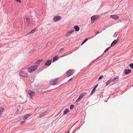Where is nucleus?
<instances>
[{"label": "nucleus", "instance_id": "obj_35", "mask_svg": "<svg viewBox=\"0 0 133 133\" xmlns=\"http://www.w3.org/2000/svg\"><path fill=\"white\" fill-rule=\"evenodd\" d=\"M70 34L68 32L67 33H66L65 35V36L66 37L68 36H69V35Z\"/></svg>", "mask_w": 133, "mask_h": 133}, {"label": "nucleus", "instance_id": "obj_1", "mask_svg": "<svg viewBox=\"0 0 133 133\" xmlns=\"http://www.w3.org/2000/svg\"><path fill=\"white\" fill-rule=\"evenodd\" d=\"M37 68V66L36 65H34L29 67L28 69V71L29 73H31L34 71Z\"/></svg>", "mask_w": 133, "mask_h": 133}, {"label": "nucleus", "instance_id": "obj_28", "mask_svg": "<svg viewBox=\"0 0 133 133\" xmlns=\"http://www.w3.org/2000/svg\"><path fill=\"white\" fill-rule=\"evenodd\" d=\"M81 98L80 97V96H79V97L77 98V99L76 100V102H78L80 101V99Z\"/></svg>", "mask_w": 133, "mask_h": 133}, {"label": "nucleus", "instance_id": "obj_24", "mask_svg": "<svg viewBox=\"0 0 133 133\" xmlns=\"http://www.w3.org/2000/svg\"><path fill=\"white\" fill-rule=\"evenodd\" d=\"M74 31V30L73 29H72L71 30L69 31L68 32L70 34H71Z\"/></svg>", "mask_w": 133, "mask_h": 133}, {"label": "nucleus", "instance_id": "obj_40", "mask_svg": "<svg viewBox=\"0 0 133 133\" xmlns=\"http://www.w3.org/2000/svg\"><path fill=\"white\" fill-rule=\"evenodd\" d=\"M17 1L19 2V3H21V1L20 0H16Z\"/></svg>", "mask_w": 133, "mask_h": 133}, {"label": "nucleus", "instance_id": "obj_15", "mask_svg": "<svg viewBox=\"0 0 133 133\" xmlns=\"http://www.w3.org/2000/svg\"><path fill=\"white\" fill-rule=\"evenodd\" d=\"M69 111V110L68 109H66L63 112V115H65L68 113Z\"/></svg>", "mask_w": 133, "mask_h": 133}, {"label": "nucleus", "instance_id": "obj_32", "mask_svg": "<svg viewBox=\"0 0 133 133\" xmlns=\"http://www.w3.org/2000/svg\"><path fill=\"white\" fill-rule=\"evenodd\" d=\"M103 75H101L100 76L98 79V80H100L102 79L103 77Z\"/></svg>", "mask_w": 133, "mask_h": 133}, {"label": "nucleus", "instance_id": "obj_29", "mask_svg": "<svg viewBox=\"0 0 133 133\" xmlns=\"http://www.w3.org/2000/svg\"><path fill=\"white\" fill-rule=\"evenodd\" d=\"M130 68L132 69H133V63H131L129 65Z\"/></svg>", "mask_w": 133, "mask_h": 133}, {"label": "nucleus", "instance_id": "obj_48", "mask_svg": "<svg viewBox=\"0 0 133 133\" xmlns=\"http://www.w3.org/2000/svg\"><path fill=\"white\" fill-rule=\"evenodd\" d=\"M40 92H42V91H40Z\"/></svg>", "mask_w": 133, "mask_h": 133}, {"label": "nucleus", "instance_id": "obj_3", "mask_svg": "<svg viewBox=\"0 0 133 133\" xmlns=\"http://www.w3.org/2000/svg\"><path fill=\"white\" fill-rule=\"evenodd\" d=\"M19 75L20 76L26 77H28V75L27 72L24 71H21L19 72Z\"/></svg>", "mask_w": 133, "mask_h": 133}, {"label": "nucleus", "instance_id": "obj_36", "mask_svg": "<svg viewBox=\"0 0 133 133\" xmlns=\"http://www.w3.org/2000/svg\"><path fill=\"white\" fill-rule=\"evenodd\" d=\"M98 84H96L95 86V87H94V88L96 89V88L98 87Z\"/></svg>", "mask_w": 133, "mask_h": 133}, {"label": "nucleus", "instance_id": "obj_20", "mask_svg": "<svg viewBox=\"0 0 133 133\" xmlns=\"http://www.w3.org/2000/svg\"><path fill=\"white\" fill-rule=\"evenodd\" d=\"M43 59H41V60H38L36 62V63L38 65L41 62L43 61Z\"/></svg>", "mask_w": 133, "mask_h": 133}, {"label": "nucleus", "instance_id": "obj_34", "mask_svg": "<svg viewBox=\"0 0 133 133\" xmlns=\"http://www.w3.org/2000/svg\"><path fill=\"white\" fill-rule=\"evenodd\" d=\"M61 111H60L59 112H58V114H57L55 116V117H56V116H58L59 114H60L61 113Z\"/></svg>", "mask_w": 133, "mask_h": 133}, {"label": "nucleus", "instance_id": "obj_2", "mask_svg": "<svg viewBox=\"0 0 133 133\" xmlns=\"http://www.w3.org/2000/svg\"><path fill=\"white\" fill-rule=\"evenodd\" d=\"M74 73V70L72 69H70L69 70L67 71L66 74L67 75V77H68L72 75Z\"/></svg>", "mask_w": 133, "mask_h": 133}, {"label": "nucleus", "instance_id": "obj_27", "mask_svg": "<svg viewBox=\"0 0 133 133\" xmlns=\"http://www.w3.org/2000/svg\"><path fill=\"white\" fill-rule=\"evenodd\" d=\"M74 108V105L73 104H71L70 107V109L72 110L73 108Z\"/></svg>", "mask_w": 133, "mask_h": 133}, {"label": "nucleus", "instance_id": "obj_13", "mask_svg": "<svg viewBox=\"0 0 133 133\" xmlns=\"http://www.w3.org/2000/svg\"><path fill=\"white\" fill-rule=\"evenodd\" d=\"M74 28L75 31L77 32L79 31L80 29L79 27L77 25L75 26L74 27Z\"/></svg>", "mask_w": 133, "mask_h": 133}, {"label": "nucleus", "instance_id": "obj_11", "mask_svg": "<svg viewBox=\"0 0 133 133\" xmlns=\"http://www.w3.org/2000/svg\"><path fill=\"white\" fill-rule=\"evenodd\" d=\"M118 42V39H115L111 43L110 46H112L116 44Z\"/></svg>", "mask_w": 133, "mask_h": 133}, {"label": "nucleus", "instance_id": "obj_47", "mask_svg": "<svg viewBox=\"0 0 133 133\" xmlns=\"http://www.w3.org/2000/svg\"><path fill=\"white\" fill-rule=\"evenodd\" d=\"M19 97H21V96H19Z\"/></svg>", "mask_w": 133, "mask_h": 133}, {"label": "nucleus", "instance_id": "obj_38", "mask_svg": "<svg viewBox=\"0 0 133 133\" xmlns=\"http://www.w3.org/2000/svg\"><path fill=\"white\" fill-rule=\"evenodd\" d=\"M116 34V32H115V34L113 35V36L114 37H116L117 36V35Z\"/></svg>", "mask_w": 133, "mask_h": 133}, {"label": "nucleus", "instance_id": "obj_16", "mask_svg": "<svg viewBox=\"0 0 133 133\" xmlns=\"http://www.w3.org/2000/svg\"><path fill=\"white\" fill-rule=\"evenodd\" d=\"M36 29H32V30L30 31L28 34V35L32 34L34 33Z\"/></svg>", "mask_w": 133, "mask_h": 133}, {"label": "nucleus", "instance_id": "obj_44", "mask_svg": "<svg viewBox=\"0 0 133 133\" xmlns=\"http://www.w3.org/2000/svg\"><path fill=\"white\" fill-rule=\"evenodd\" d=\"M72 79V78H71L68 81H70Z\"/></svg>", "mask_w": 133, "mask_h": 133}, {"label": "nucleus", "instance_id": "obj_33", "mask_svg": "<svg viewBox=\"0 0 133 133\" xmlns=\"http://www.w3.org/2000/svg\"><path fill=\"white\" fill-rule=\"evenodd\" d=\"M28 117H27V115H26L24 116L23 117V119L24 120L26 119H27V118Z\"/></svg>", "mask_w": 133, "mask_h": 133}, {"label": "nucleus", "instance_id": "obj_46", "mask_svg": "<svg viewBox=\"0 0 133 133\" xmlns=\"http://www.w3.org/2000/svg\"><path fill=\"white\" fill-rule=\"evenodd\" d=\"M99 57H100V56H99V57H98L97 58H96V59H95L94 60H96V59H98V58Z\"/></svg>", "mask_w": 133, "mask_h": 133}, {"label": "nucleus", "instance_id": "obj_8", "mask_svg": "<svg viewBox=\"0 0 133 133\" xmlns=\"http://www.w3.org/2000/svg\"><path fill=\"white\" fill-rule=\"evenodd\" d=\"M61 19V17L60 16H56L53 18V19L54 21L56 22Z\"/></svg>", "mask_w": 133, "mask_h": 133}, {"label": "nucleus", "instance_id": "obj_19", "mask_svg": "<svg viewBox=\"0 0 133 133\" xmlns=\"http://www.w3.org/2000/svg\"><path fill=\"white\" fill-rule=\"evenodd\" d=\"M116 79V77H114L113 78H110L108 80L109 81V82L110 83H111L114 80H115Z\"/></svg>", "mask_w": 133, "mask_h": 133}, {"label": "nucleus", "instance_id": "obj_43", "mask_svg": "<svg viewBox=\"0 0 133 133\" xmlns=\"http://www.w3.org/2000/svg\"><path fill=\"white\" fill-rule=\"evenodd\" d=\"M99 32L98 31H97L96 33V34H99Z\"/></svg>", "mask_w": 133, "mask_h": 133}, {"label": "nucleus", "instance_id": "obj_25", "mask_svg": "<svg viewBox=\"0 0 133 133\" xmlns=\"http://www.w3.org/2000/svg\"><path fill=\"white\" fill-rule=\"evenodd\" d=\"M26 122V121H21L20 122V124L21 125H23L24 123H25Z\"/></svg>", "mask_w": 133, "mask_h": 133}, {"label": "nucleus", "instance_id": "obj_12", "mask_svg": "<svg viewBox=\"0 0 133 133\" xmlns=\"http://www.w3.org/2000/svg\"><path fill=\"white\" fill-rule=\"evenodd\" d=\"M131 72V70L130 69L126 70L124 71V73L126 75H128Z\"/></svg>", "mask_w": 133, "mask_h": 133}, {"label": "nucleus", "instance_id": "obj_18", "mask_svg": "<svg viewBox=\"0 0 133 133\" xmlns=\"http://www.w3.org/2000/svg\"><path fill=\"white\" fill-rule=\"evenodd\" d=\"M86 94V92L82 93V94H80L79 96H80V97L82 98L83 97H84L85 95Z\"/></svg>", "mask_w": 133, "mask_h": 133}, {"label": "nucleus", "instance_id": "obj_22", "mask_svg": "<svg viewBox=\"0 0 133 133\" xmlns=\"http://www.w3.org/2000/svg\"><path fill=\"white\" fill-rule=\"evenodd\" d=\"M96 89L94 88H93L92 89L91 92L90 93V94L91 95H92L95 91Z\"/></svg>", "mask_w": 133, "mask_h": 133}, {"label": "nucleus", "instance_id": "obj_14", "mask_svg": "<svg viewBox=\"0 0 133 133\" xmlns=\"http://www.w3.org/2000/svg\"><path fill=\"white\" fill-rule=\"evenodd\" d=\"M58 59V57L57 56H55L53 59V62L57 60Z\"/></svg>", "mask_w": 133, "mask_h": 133}, {"label": "nucleus", "instance_id": "obj_23", "mask_svg": "<svg viewBox=\"0 0 133 133\" xmlns=\"http://www.w3.org/2000/svg\"><path fill=\"white\" fill-rule=\"evenodd\" d=\"M4 110V109L2 107H0V111L2 113Z\"/></svg>", "mask_w": 133, "mask_h": 133}, {"label": "nucleus", "instance_id": "obj_31", "mask_svg": "<svg viewBox=\"0 0 133 133\" xmlns=\"http://www.w3.org/2000/svg\"><path fill=\"white\" fill-rule=\"evenodd\" d=\"M110 83V82H109V81L108 80L105 83L106 85H108Z\"/></svg>", "mask_w": 133, "mask_h": 133}, {"label": "nucleus", "instance_id": "obj_49", "mask_svg": "<svg viewBox=\"0 0 133 133\" xmlns=\"http://www.w3.org/2000/svg\"><path fill=\"white\" fill-rule=\"evenodd\" d=\"M83 70V69L82 70Z\"/></svg>", "mask_w": 133, "mask_h": 133}, {"label": "nucleus", "instance_id": "obj_10", "mask_svg": "<svg viewBox=\"0 0 133 133\" xmlns=\"http://www.w3.org/2000/svg\"><path fill=\"white\" fill-rule=\"evenodd\" d=\"M110 17L116 20L118 19L119 18V17L117 15H111L110 16Z\"/></svg>", "mask_w": 133, "mask_h": 133}, {"label": "nucleus", "instance_id": "obj_39", "mask_svg": "<svg viewBox=\"0 0 133 133\" xmlns=\"http://www.w3.org/2000/svg\"><path fill=\"white\" fill-rule=\"evenodd\" d=\"M64 49V48H62L61 49H60V50L59 51V52H61L62 50H63Z\"/></svg>", "mask_w": 133, "mask_h": 133}, {"label": "nucleus", "instance_id": "obj_26", "mask_svg": "<svg viewBox=\"0 0 133 133\" xmlns=\"http://www.w3.org/2000/svg\"><path fill=\"white\" fill-rule=\"evenodd\" d=\"M111 46H109L108 48H107L104 51V52L105 53L111 47Z\"/></svg>", "mask_w": 133, "mask_h": 133}, {"label": "nucleus", "instance_id": "obj_21", "mask_svg": "<svg viewBox=\"0 0 133 133\" xmlns=\"http://www.w3.org/2000/svg\"><path fill=\"white\" fill-rule=\"evenodd\" d=\"M88 40V39L87 38H86L82 42V43L81 44V45H82L84 44Z\"/></svg>", "mask_w": 133, "mask_h": 133}, {"label": "nucleus", "instance_id": "obj_37", "mask_svg": "<svg viewBox=\"0 0 133 133\" xmlns=\"http://www.w3.org/2000/svg\"><path fill=\"white\" fill-rule=\"evenodd\" d=\"M26 115H27V117H28L29 116H31V114L29 113L26 114Z\"/></svg>", "mask_w": 133, "mask_h": 133}, {"label": "nucleus", "instance_id": "obj_5", "mask_svg": "<svg viewBox=\"0 0 133 133\" xmlns=\"http://www.w3.org/2000/svg\"><path fill=\"white\" fill-rule=\"evenodd\" d=\"M99 16L98 15H94L92 16L91 17V22H93L95 21Z\"/></svg>", "mask_w": 133, "mask_h": 133}, {"label": "nucleus", "instance_id": "obj_45", "mask_svg": "<svg viewBox=\"0 0 133 133\" xmlns=\"http://www.w3.org/2000/svg\"><path fill=\"white\" fill-rule=\"evenodd\" d=\"M69 132H65V133H69Z\"/></svg>", "mask_w": 133, "mask_h": 133}, {"label": "nucleus", "instance_id": "obj_4", "mask_svg": "<svg viewBox=\"0 0 133 133\" xmlns=\"http://www.w3.org/2000/svg\"><path fill=\"white\" fill-rule=\"evenodd\" d=\"M58 78H55L54 80L50 81V84L51 85H54L58 83L57 80Z\"/></svg>", "mask_w": 133, "mask_h": 133}, {"label": "nucleus", "instance_id": "obj_41", "mask_svg": "<svg viewBox=\"0 0 133 133\" xmlns=\"http://www.w3.org/2000/svg\"><path fill=\"white\" fill-rule=\"evenodd\" d=\"M94 62V61H92L91 62H90V65L91 64Z\"/></svg>", "mask_w": 133, "mask_h": 133}, {"label": "nucleus", "instance_id": "obj_6", "mask_svg": "<svg viewBox=\"0 0 133 133\" xmlns=\"http://www.w3.org/2000/svg\"><path fill=\"white\" fill-rule=\"evenodd\" d=\"M48 112L47 111H45L42 112L41 114H40L38 116V117L39 118H40L48 114Z\"/></svg>", "mask_w": 133, "mask_h": 133}, {"label": "nucleus", "instance_id": "obj_30", "mask_svg": "<svg viewBox=\"0 0 133 133\" xmlns=\"http://www.w3.org/2000/svg\"><path fill=\"white\" fill-rule=\"evenodd\" d=\"M26 22H28L27 24H29V22L30 21V19L28 18H26Z\"/></svg>", "mask_w": 133, "mask_h": 133}, {"label": "nucleus", "instance_id": "obj_7", "mask_svg": "<svg viewBox=\"0 0 133 133\" xmlns=\"http://www.w3.org/2000/svg\"><path fill=\"white\" fill-rule=\"evenodd\" d=\"M28 92V94L31 97L34 96L35 95V93L33 91L29 90Z\"/></svg>", "mask_w": 133, "mask_h": 133}, {"label": "nucleus", "instance_id": "obj_17", "mask_svg": "<svg viewBox=\"0 0 133 133\" xmlns=\"http://www.w3.org/2000/svg\"><path fill=\"white\" fill-rule=\"evenodd\" d=\"M35 51V49H32L29 52V54L30 55H32V53L34 52Z\"/></svg>", "mask_w": 133, "mask_h": 133}, {"label": "nucleus", "instance_id": "obj_9", "mask_svg": "<svg viewBox=\"0 0 133 133\" xmlns=\"http://www.w3.org/2000/svg\"><path fill=\"white\" fill-rule=\"evenodd\" d=\"M51 60H48L46 61L44 65L45 66H49L51 64Z\"/></svg>", "mask_w": 133, "mask_h": 133}, {"label": "nucleus", "instance_id": "obj_42", "mask_svg": "<svg viewBox=\"0 0 133 133\" xmlns=\"http://www.w3.org/2000/svg\"><path fill=\"white\" fill-rule=\"evenodd\" d=\"M19 111L18 109H17V111H16V112L18 113Z\"/></svg>", "mask_w": 133, "mask_h": 133}]
</instances>
